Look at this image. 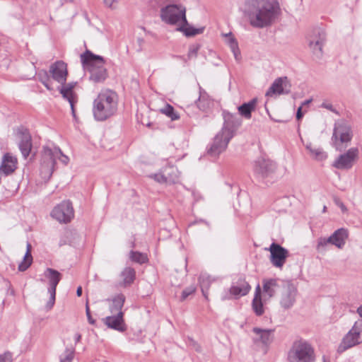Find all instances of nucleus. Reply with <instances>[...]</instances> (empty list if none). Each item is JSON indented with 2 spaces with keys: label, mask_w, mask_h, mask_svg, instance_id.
<instances>
[{
  "label": "nucleus",
  "mask_w": 362,
  "mask_h": 362,
  "mask_svg": "<svg viewBox=\"0 0 362 362\" xmlns=\"http://www.w3.org/2000/svg\"><path fill=\"white\" fill-rule=\"evenodd\" d=\"M351 128L346 123L341 122L335 124L332 139H334L336 146L338 140L341 143H347L351 140Z\"/></svg>",
  "instance_id": "20"
},
{
  "label": "nucleus",
  "mask_w": 362,
  "mask_h": 362,
  "mask_svg": "<svg viewBox=\"0 0 362 362\" xmlns=\"http://www.w3.org/2000/svg\"><path fill=\"white\" fill-rule=\"evenodd\" d=\"M163 169L168 184L175 183L177 181L179 177L177 168L173 165H168L163 168Z\"/></svg>",
  "instance_id": "34"
},
{
  "label": "nucleus",
  "mask_w": 362,
  "mask_h": 362,
  "mask_svg": "<svg viewBox=\"0 0 362 362\" xmlns=\"http://www.w3.org/2000/svg\"><path fill=\"white\" fill-rule=\"evenodd\" d=\"M362 332V320L355 322L351 330L344 336L338 346V353H342L360 343V334Z\"/></svg>",
  "instance_id": "8"
},
{
  "label": "nucleus",
  "mask_w": 362,
  "mask_h": 362,
  "mask_svg": "<svg viewBox=\"0 0 362 362\" xmlns=\"http://www.w3.org/2000/svg\"><path fill=\"white\" fill-rule=\"evenodd\" d=\"M199 49H200V45L199 44H194V45H191L189 47V51H188V54H187V59L196 58Z\"/></svg>",
  "instance_id": "45"
},
{
  "label": "nucleus",
  "mask_w": 362,
  "mask_h": 362,
  "mask_svg": "<svg viewBox=\"0 0 362 362\" xmlns=\"http://www.w3.org/2000/svg\"><path fill=\"white\" fill-rule=\"evenodd\" d=\"M322 360H323V362H327L326 358H325V356H323V357H322Z\"/></svg>",
  "instance_id": "60"
},
{
  "label": "nucleus",
  "mask_w": 362,
  "mask_h": 362,
  "mask_svg": "<svg viewBox=\"0 0 362 362\" xmlns=\"http://www.w3.org/2000/svg\"><path fill=\"white\" fill-rule=\"evenodd\" d=\"M269 251L272 264L276 267H282L288 256V250L280 245L273 243L270 245Z\"/></svg>",
  "instance_id": "17"
},
{
  "label": "nucleus",
  "mask_w": 362,
  "mask_h": 362,
  "mask_svg": "<svg viewBox=\"0 0 362 362\" xmlns=\"http://www.w3.org/2000/svg\"><path fill=\"white\" fill-rule=\"evenodd\" d=\"M253 298H263V292L262 289L261 288L259 284H257L255 291V295Z\"/></svg>",
  "instance_id": "48"
},
{
  "label": "nucleus",
  "mask_w": 362,
  "mask_h": 362,
  "mask_svg": "<svg viewBox=\"0 0 362 362\" xmlns=\"http://www.w3.org/2000/svg\"><path fill=\"white\" fill-rule=\"evenodd\" d=\"M136 272L132 267H126L121 273V276L123 279V284L124 286L131 285L135 279Z\"/></svg>",
  "instance_id": "33"
},
{
  "label": "nucleus",
  "mask_w": 362,
  "mask_h": 362,
  "mask_svg": "<svg viewBox=\"0 0 362 362\" xmlns=\"http://www.w3.org/2000/svg\"><path fill=\"white\" fill-rule=\"evenodd\" d=\"M281 14L276 0H246L245 15L250 25L264 28L273 25Z\"/></svg>",
  "instance_id": "1"
},
{
  "label": "nucleus",
  "mask_w": 362,
  "mask_h": 362,
  "mask_svg": "<svg viewBox=\"0 0 362 362\" xmlns=\"http://www.w3.org/2000/svg\"><path fill=\"white\" fill-rule=\"evenodd\" d=\"M338 206L341 208L342 211L344 212L346 211V207L345 206V205L343 203H341V202L338 203Z\"/></svg>",
  "instance_id": "54"
},
{
  "label": "nucleus",
  "mask_w": 362,
  "mask_h": 362,
  "mask_svg": "<svg viewBox=\"0 0 362 362\" xmlns=\"http://www.w3.org/2000/svg\"><path fill=\"white\" fill-rule=\"evenodd\" d=\"M305 148L309 151L310 156L315 160H323L327 157L326 152L322 148L314 146L311 143H308Z\"/></svg>",
  "instance_id": "30"
},
{
  "label": "nucleus",
  "mask_w": 362,
  "mask_h": 362,
  "mask_svg": "<svg viewBox=\"0 0 362 362\" xmlns=\"http://www.w3.org/2000/svg\"><path fill=\"white\" fill-rule=\"evenodd\" d=\"M251 290V286L245 279H239L234 282L229 289V293L235 299L246 296Z\"/></svg>",
  "instance_id": "23"
},
{
  "label": "nucleus",
  "mask_w": 362,
  "mask_h": 362,
  "mask_svg": "<svg viewBox=\"0 0 362 362\" xmlns=\"http://www.w3.org/2000/svg\"><path fill=\"white\" fill-rule=\"evenodd\" d=\"M148 177L160 184H168L163 168L157 173L149 175Z\"/></svg>",
  "instance_id": "44"
},
{
  "label": "nucleus",
  "mask_w": 362,
  "mask_h": 362,
  "mask_svg": "<svg viewBox=\"0 0 362 362\" xmlns=\"http://www.w3.org/2000/svg\"><path fill=\"white\" fill-rule=\"evenodd\" d=\"M160 19L170 25H177V30L182 32L187 37L200 34L203 28H194L188 23L186 7L181 4H168L160 9Z\"/></svg>",
  "instance_id": "2"
},
{
  "label": "nucleus",
  "mask_w": 362,
  "mask_h": 362,
  "mask_svg": "<svg viewBox=\"0 0 362 362\" xmlns=\"http://www.w3.org/2000/svg\"><path fill=\"white\" fill-rule=\"evenodd\" d=\"M298 290L291 281H285L279 292V305L284 310L291 309L296 301Z\"/></svg>",
  "instance_id": "7"
},
{
  "label": "nucleus",
  "mask_w": 362,
  "mask_h": 362,
  "mask_svg": "<svg viewBox=\"0 0 362 362\" xmlns=\"http://www.w3.org/2000/svg\"><path fill=\"white\" fill-rule=\"evenodd\" d=\"M279 279H264L262 280V292L264 301L267 302L273 298L277 292H280L284 282Z\"/></svg>",
  "instance_id": "13"
},
{
  "label": "nucleus",
  "mask_w": 362,
  "mask_h": 362,
  "mask_svg": "<svg viewBox=\"0 0 362 362\" xmlns=\"http://www.w3.org/2000/svg\"><path fill=\"white\" fill-rule=\"evenodd\" d=\"M16 165L17 158L7 153L3 156L0 170L6 175H8L16 170Z\"/></svg>",
  "instance_id": "26"
},
{
  "label": "nucleus",
  "mask_w": 362,
  "mask_h": 362,
  "mask_svg": "<svg viewBox=\"0 0 362 362\" xmlns=\"http://www.w3.org/2000/svg\"><path fill=\"white\" fill-rule=\"evenodd\" d=\"M76 295L79 297L82 295V287L78 286L76 290Z\"/></svg>",
  "instance_id": "55"
},
{
  "label": "nucleus",
  "mask_w": 362,
  "mask_h": 362,
  "mask_svg": "<svg viewBox=\"0 0 362 362\" xmlns=\"http://www.w3.org/2000/svg\"><path fill=\"white\" fill-rule=\"evenodd\" d=\"M117 107V93L110 89L102 90L93 101V117L97 121H105L116 113Z\"/></svg>",
  "instance_id": "3"
},
{
  "label": "nucleus",
  "mask_w": 362,
  "mask_h": 362,
  "mask_svg": "<svg viewBox=\"0 0 362 362\" xmlns=\"http://www.w3.org/2000/svg\"><path fill=\"white\" fill-rule=\"evenodd\" d=\"M195 103L197 107L203 112L209 109L212 105L210 96L201 86H199V96Z\"/></svg>",
  "instance_id": "27"
},
{
  "label": "nucleus",
  "mask_w": 362,
  "mask_h": 362,
  "mask_svg": "<svg viewBox=\"0 0 362 362\" xmlns=\"http://www.w3.org/2000/svg\"><path fill=\"white\" fill-rule=\"evenodd\" d=\"M86 316H87V318H88V322L91 325H94L95 321V320L93 319V317H91V315H90V309H89V307H88V303H86Z\"/></svg>",
  "instance_id": "49"
},
{
  "label": "nucleus",
  "mask_w": 362,
  "mask_h": 362,
  "mask_svg": "<svg viewBox=\"0 0 362 362\" xmlns=\"http://www.w3.org/2000/svg\"><path fill=\"white\" fill-rule=\"evenodd\" d=\"M75 348L71 346L66 348L64 354L60 356V362H72L74 358Z\"/></svg>",
  "instance_id": "42"
},
{
  "label": "nucleus",
  "mask_w": 362,
  "mask_h": 362,
  "mask_svg": "<svg viewBox=\"0 0 362 362\" xmlns=\"http://www.w3.org/2000/svg\"><path fill=\"white\" fill-rule=\"evenodd\" d=\"M224 37L227 38V44L229 45L235 59H240V52L238 47V44L235 38L233 36L231 33L224 34Z\"/></svg>",
  "instance_id": "32"
},
{
  "label": "nucleus",
  "mask_w": 362,
  "mask_h": 362,
  "mask_svg": "<svg viewBox=\"0 0 362 362\" xmlns=\"http://www.w3.org/2000/svg\"><path fill=\"white\" fill-rule=\"evenodd\" d=\"M81 334L79 333H76L74 335L75 343L76 344L78 343L81 341Z\"/></svg>",
  "instance_id": "52"
},
{
  "label": "nucleus",
  "mask_w": 362,
  "mask_h": 362,
  "mask_svg": "<svg viewBox=\"0 0 362 362\" xmlns=\"http://www.w3.org/2000/svg\"><path fill=\"white\" fill-rule=\"evenodd\" d=\"M38 80L48 89L52 90V83L48 72L45 70H41L37 74Z\"/></svg>",
  "instance_id": "39"
},
{
  "label": "nucleus",
  "mask_w": 362,
  "mask_h": 362,
  "mask_svg": "<svg viewBox=\"0 0 362 362\" xmlns=\"http://www.w3.org/2000/svg\"><path fill=\"white\" fill-rule=\"evenodd\" d=\"M229 298H230V297H228L226 296L222 297L223 300H226V299H229Z\"/></svg>",
  "instance_id": "59"
},
{
  "label": "nucleus",
  "mask_w": 362,
  "mask_h": 362,
  "mask_svg": "<svg viewBox=\"0 0 362 362\" xmlns=\"http://www.w3.org/2000/svg\"><path fill=\"white\" fill-rule=\"evenodd\" d=\"M312 100L311 99H309V100H305L303 103H302V105H309L310 103H311Z\"/></svg>",
  "instance_id": "57"
},
{
  "label": "nucleus",
  "mask_w": 362,
  "mask_h": 362,
  "mask_svg": "<svg viewBox=\"0 0 362 362\" xmlns=\"http://www.w3.org/2000/svg\"><path fill=\"white\" fill-rule=\"evenodd\" d=\"M326 211H327V206H323V209H322V212H323V213H325V212H326Z\"/></svg>",
  "instance_id": "58"
},
{
  "label": "nucleus",
  "mask_w": 362,
  "mask_h": 362,
  "mask_svg": "<svg viewBox=\"0 0 362 362\" xmlns=\"http://www.w3.org/2000/svg\"><path fill=\"white\" fill-rule=\"evenodd\" d=\"M357 313L362 317V305L358 308Z\"/></svg>",
  "instance_id": "56"
},
{
  "label": "nucleus",
  "mask_w": 362,
  "mask_h": 362,
  "mask_svg": "<svg viewBox=\"0 0 362 362\" xmlns=\"http://www.w3.org/2000/svg\"><path fill=\"white\" fill-rule=\"evenodd\" d=\"M123 317V312H119L112 316H107L103 320L109 328L122 332L127 329Z\"/></svg>",
  "instance_id": "22"
},
{
  "label": "nucleus",
  "mask_w": 362,
  "mask_h": 362,
  "mask_svg": "<svg viewBox=\"0 0 362 362\" xmlns=\"http://www.w3.org/2000/svg\"><path fill=\"white\" fill-rule=\"evenodd\" d=\"M19 139L18 147L22 156L26 158L32 148V137L28 129L21 127L18 128L16 132Z\"/></svg>",
  "instance_id": "15"
},
{
  "label": "nucleus",
  "mask_w": 362,
  "mask_h": 362,
  "mask_svg": "<svg viewBox=\"0 0 362 362\" xmlns=\"http://www.w3.org/2000/svg\"><path fill=\"white\" fill-rule=\"evenodd\" d=\"M349 230L345 228L336 230L329 237L330 245H334L338 249H342L349 238Z\"/></svg>",
  "instance_id": "24"
},
{
  "label": "nucleus",
  "mask_w": 362,
  "mask_h": 362,
  "mask_svg": "<svg viewBox=\"0 0 362 362\" xmlns=\"http://www.w3.org/2000/svg\"><path fill=\"white\" fill-rule=\"evenodd\" d=\"M232 138L233 136L230 134L221 130L216 134L210 146L207 148V154L213 158L218 157L226 149Z\"/></svg>",
  "instance_id": "9"
},
{
  "label": "nucleus",
  "mask_w": 362,
  "mask_h": 362,
  "mask_svg": "<svg viewBox=\"0 0 362 362\" xmlns=\"http://www.w3.org/2000/svg\"><path fill=\"white\" fill-rule=\"evenodd\" d=\"M45 276L49 280V287L48 288V293H49V300L47 303V308L51 309L55 302L56 288L62 279V274L57 270L51 268H47L45 272Z\"/></svg>",
  "instance_id": "12"
},
{
  "label": "nucleus",
  "mask_w": 362,
  "mask_h": 362,
  "mask_svg": "<svg viewBox=\"0 0 362 362\" xmlns=\"http://www.w3.org/2000/svg\"><path fill=\"white\" fill-rule=\"evenodd\" d=\"M275 169V163L273 161L264 158H258L254 165L255 173L262 178L269 176Z\"/></svg>",
  "instance_id": "19"
},
{
  "label": "nucleus",
  "mask_w": 362,
  "mask_h": 362,
  "mask_svg": "<svg viewBox=\"0 0 362 362\" xmlns=\"http://www.w3.org/2000/svg\"><path fill=\"white\" fill-rule=\"evenodd\" d=\"M266 303L264 301V298L252 299V308L256 315L261 316L264 313V304Z\"/></svg>",
  "instance_id": "36"
},
{
  "label": "nucleus",
  "mask_w": 362,
  "mask_h": 362,
  "mask_svg": "<svg viewBox=\"0 0 362 362\" xmlns=\"http://www.w3.org/2000/svg\"><path fill=\"white\" fill-rule=\"evenodd\" d=\"M320 38L326 40V35L323 30L319 28L314 29L312 33L308 36V41H318Z\"/></svg>",
  "instance_id": "41"
},
{
  "label": "nucleus",
  "mask_w": 362,
  "mask_h": 362,
  "mask_svg": "<svg viewBox=\"0 0 362 362\" xmlns=\"http://www.w3.org/2000/svg\"><path fill=\"white\" fill-rule=\"evenodd\" d=\"M113 2L114 0H104V4L109 7H111L112 6Z\"/></svg>",
  "instance_id": "53"
},
{
  "label": "nucleus",
  "mask_w": 362,
  "mask_h": 362,
  "mask_svg": "<svg viewBox=\"0 0 362 362\" xmlns=\"http://www.w3.org/2000/svg\"><path fill=\"white\" fill-rule=\"evenodd\" d=\"M329 238L320 237L317 240L316 250L320 253H325L327 250V245L330 244Z\"/></svg>",
  "instance_id": "40"
},
{
  "label": "nucleus",
  "mask_w": 362,
  "mask_h": 362,
  "mask_svg": "<svg viewBox=\"0 0 362 362\" xmlns=\"http://www.w3.org/2000/svg\"><path fill=\"white\" fill-rule=\"evenodd\" d=\"M321 106H322V107L326 108V109H327V110H331V111H332V112H334V108H333L332 105V104H330V103H323L322 104V105H321Z\"/></svg>",
  "instance_id": "50"
},
{
  "label": "nucleus",
  "mask_w": 362,
  "mask_h": 362,
  "mask_svg": "<svg viewBox=\"0 0 362 362\" xmlns=\"http://www.w3.org/2000/svg\"><path fill=\"white\" fill-rule=\"evenodd\" d=\"M129 259L134 262L142 264L148 262L147 255L137 251H130Z\"/></svg>",
  "instance_id": "37"
},
{
  "label": "nucleus",
  "mask_w": 362,
  "mask_h": 362,
  "mask_svg": "<svg viewBox=\"0 0 362 362\" xmlns=\"http://www.w3.org/2000/svg\"><path fill=\"white\" fill-rule=\"evenodd\" d=\"M257 98H253L248 103H245L238 107V113L244 118L249 119L252 117V112L256 109Z\"/></svg>",
  "instance_id": "28"
},
{
  "label": "nucleus",
  "mask_w": 362,
  "mask_h": 362,
  "mask_svg": "<svg viewBox=\"0 0 362 362\" xmlns=\"http://www.w3.org/2000/svg\"><path fill=\"white\" fill-rule=\"evenodd\" d=\"M32 246L30 243H27L26 252L24 255L23 261L18 265V270L21 272L25 271L32 264L33 257L31 255Z\"/></svg>",
  "instance_id": "31"
},
{
  "label": "nucleus",
  "mask_w": 362,
  "mask_h": 362,
  "mask_svg": "<svg viewBox=\"0 0 362 362\" xmlns=\"http://www.w3.org/2000/svg\"><path fill=\"white\" fill-rule=\"evenodd\" d=\"M13 355L9 351H6L0 355V362H12Z\"/></svg>",
  "instance_id": "47"
},
{
  "label": "nucleus",
  "mask_w": 362,
  "mask_h": 362,
  "mask_svg": "<svg viewBox=\"0 0 362 362\" xmlns=\"http://www.w3.org/2000/svg\"><path fill=\"white\" fill-rule=\"evenodd\" d=\"M196 288L194 286H190L186 288H185L182 292L181 298L182 300H185L189 295L194 293Z\"/></svg>",
  "instance_id": "46"
},
{
  "label": "nucleus",
  "mask_w": 362,
  "mask_h": 362,
  "mask_svg": "<svg viewBox=\"0 0 362 362\" xmlns=\"http://www.w3.org/2000/svg\"><path fill=\"white\" fill-rule=\"evenodd\" d=\"M51 216L59 223H67L74 216V211L71 202L65 200L54 207Z\"/></svg>",
  "instance_id": "10"
},
{
  "label": "nucleus",
  "mask_w": 362,
  "mask_h": 362,
  "mask_svg": "<svg viewBox=\"0 0 362 362\" xmlns=\"http://www.w3.org/2000/svg\"><path fill=\"white\" fill-rule=\"evenodd\" d=\"M160 112L168 117H170L172 120L178 119L180 116L179 115L175 112L173 107L170 105H167L165 107L160 110Z\"/></svg>",
  "instance_id": "43"
},
{
  "label": "nucleus",
  "mask_w": 362,
  "mask_h": 362,
  "mask_svg": "<svg viewBox=\"0 0 362 362\" xmlns=\"http://www.w3.org/2000/svg\"><path fill=\"white\" fill-rule=\"evenodd\" d=\"M308 46L312 50L313 54L317 57L320 58L322 56V47L325 42L322 38H320L318 41H308Z\"/></svg>",
  "instance_id": "35"
},
{
  "label": "nucleus",
  "mask_w": 362,
  "mask_h": 362,
  "mask_svg": "<svg viewBox=\"0 0 362 362\" xmlns=\"http://www.w3.org/2000/svg\"><path fill=\"white\" fill-rule=\"evenodd\" d=\"M223 115L224 123L221 131L233 137L235 132L241 125L242 121L237 114L223 111Z\"/></svg>",
  "instance_id": "18"
},
{
  "label": "nucleus",
  "mask_w": 362,
  "mask_h": 362,
  "mask_svg": "<svg viewBox=\"0 0 362 362\" xmlns=\"http://www.w3.org/2000/svg\"><path fill=\"white\" fill-rule=\"evenodd\" d=\"M81 61L83 68L90 72V80L95 83H100L105 80L107 74L104 67L105 60L101 56L86 50L81 54Z\"/></svg>",
  "instance_id": "4"
},
{
  "label": "nucleus",
  "mask_w": 362,
  "mask_h": 362,
  "mask_svg": "<svg viewBox=\"0 0 362 362\" xmlns=\"http://www.w3.org/2000/svg\"><path fill=\"white\" fill-rule=\"evenodd\" d=\"M58 87V90L59 93L62 94L64 99L69 101L71 109V113L74 119L76 118V111L74 105L78 101V95L74 92V88L76 86V82H71L66 83V82L64 84H60Z\"/></svg>",
  "instance_id": "14"
},
{
  "label": "nucleus",
  "mask_w": 362,
  "mask_h": 362,
  "mask_svg": "<svg viewBox=\"0 0 362 362\" xmlns=\"http://www.w3.org/2000/svg\"><path fill=\"white\" fill-rule=\"evenodd\" d=\"M57 159H59L64 165H66L69 160V158L64 155L58 147L51 148L45 146L43 148L40 162V175L45 181H48L50 179Z\"/></svg>",
  "instance_id": "5"
},
{
  "label": "nucleus",
  "mask_w": 362,
  "mask_h": 362,
  "mask_svg": "<svg viewBox=\"0 0 362 362\" xmlns=\"http://www.w3.org/2000/svg\"><path fill=\"white\" fill-rule=\"evenodd\" d=\"M291 85L286 76L279 77L274 80L266 93V96L288 94L291 91Z\"/></svg>",
  "instance_id": "16"
},
{
  "label": "nucleus",
  "mask_w": 362,
  "mask_h": 362,
  "mask_svg": "<svg viewBox=\"0 0 362 362\" xmlns=\"http://www.w3.org/2000/svg\"><path fill=\"white\" fill-rule=\"evenodd\" d=\"M358 158V148L353 147L349 148L346 153L339 155L332 165L337 169L349 170L353 167Z\"/></svg>",
  "instance_id": "11"
},
{
  "label": "nucleus",
  "mask_w": 362,
  "mask_h": 362,
  "mask_svg": "<svg viewBox=\"0 0 362 362\" xmlns=\"http://www.w3.org/2000/svg\"><path fill=\"white\" fill-rule=\"evenodd\" d=\"M315 360V350L305 341H295L288 353V362H314Z\"/></svg>",
  "instance_id": "6"
},
{
  "label": "nucleus",
  "mask_w": 362,
  "mask_h": 362,
  "mask_svg": "<svg viewBox=\"0 0 362 362\" xmlns=\"http://www.w3.org/2000/svg\"><path fill=\"white\" fill-rule=\"evenodd\" d=\"M303 112H302V106L299 107L298 110H297V113H296V118L297 119H300L303 117Z\"/></svg>",
  "instance_id": "51"
},
{
  "label": "nucleus",
  "mask_w": 362,
  "mask_h": 362,
  "mask_svg": "<svg viewBox=\"0 0 362 362\" xmlns=\"http://www.w3.org/2000/svg\"><path fill=\"white\" fill-rule=\"evenodd\" d=\"M111 302L110 305V310L112 314H117L119 312H122L124 303L125 302V296L122 293H119L115 296L112 299L107 300Z\"/></svg>",
  "instance_id": "29"
},
{
  "label": "nucleus",
  "mask_w": 362,
  "mask_h": 362,
  "mask_svg": "<svg viewBox=\"0 0 362 362\" xmlns=\"http://www.w3.org/2000/svg\"><path fill=\"white\" fill-rule=\"evenodd\" d=\"M52 78L60 84H64L68 75L66 64L62 61H57L52 64L49 70Z\"/></svg>",
  "instance_id": "21"
},
{
  "label": "nucleus",
  "mask_w": 362,
  "mask_h": 362,
  "mask_svg": "<svg viewBox=\"0 0 362 362\" xmlns=\"http://www.w3.org/2000/svg\"><path fill=\"white\" fill-rule=\"evenodd\" d=\"M252 332L255 334V337L253 339L255 343L260 342L263 345L268 346L273 341V329L254 327Z\"/></svg>",
  "instance_id": "25"
},
{
  "label": "nucleus",
  "mask_w": 362,
  "mask_h": 362,
  "mask_svg": "<svg viewBox=\"0 0 362 362\" xmlns=\"http://www.w3.org/2000/svg\"><path fill=\"white\" fill-rule=\"evenodd\" d=\"M202 292L204 296L207 298V291L211 284L210 276L207 274H201L199 278Z\"/></svg>",
  "instance_id": "38"
}]
</instances>
